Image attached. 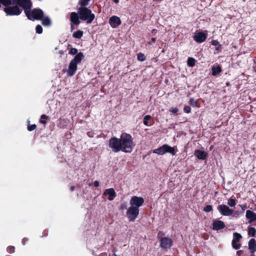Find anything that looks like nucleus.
Instances as JSON below:
<instances>
[{"instance_id":"f257e3e1","label":"nucleus","mask_w":256,"mask_h":256,"mask_svg":"<svg viewBox=\"0 0 256 256\" xmlns=\"http://www.w3.org/2000/svg\"><path fill=\"white\" fill-rule=\"evenodd\" d=\"M108 147L114 152L120 151L126 153H131L135 146L132 136L126 132H122L120 138H111L108 143Z\"/></svg>"},{"instance_id":"f03ea898","label":"nucleus","mask_w":256,"mask_h":256,"mask_svg":"<svg viewBox=\"0 0 256 256\" xmlns=\"http://www.w3.org/2000/svg\"><path fill=\"white\" fill-rule=\"evenodd\" d=\"M153 152L158 155H163L166 153L171 154L173 156L176 154L175 147H172L167 144H164L158 148L154 150Z\"/></svg>"},{"instance_id":"7ed1b4c3","label":"nucleus","mask_w":256,"mask_h":256,"mask_svg":"<svg viewBox=\"0 0 256 256\" xmlns=\"http://www.w3.org/2000/svg\"><path fill=\"white\" fill-rule=\"evenodd\" d=\"M90 0H80L79 4L80 6L78 8V14L80 16H94L91 13V10L85 6L88 4Z\"/></svg>"},{"instance_id":"20e7f679","label":"nucleus","mask_w":256,"mask_h":256,"mask_svg":"<svg viewBox=\"0 0 256 256\" xmlns=\"http://www.w3.org/2000/svg\"><path fill=\"white\" fill-rule=\"evenodd\" d=\"M17 4L24 10L26 16H30L32 3L30 0H18Z\"/></svg>"},{"instance_id":"39448f33","label":"nucleus","mask_w":256,"mask_h":256,"mask_svg":"<svg viewBox=\"0 0 256 256\" xmlns=\"http://www.w3.org/2000/svg\"><path fill=\"white\" fill-rule=\"evenodd\" d=\"M139 208L130 206L126 212V216L130 222H134L139 214Z\"/></svg>"},{"instance_id":"423d86ee","label":"nucleus","mask_w":256,"mask_h":256,"mask_svg":"<svg viewBox=\"0 0 256 256\" xmlns=\"http://www.w3.org/2000/svg\"><path fill=\"white\" fill-rule=\"evenodd\" d=\"M158 242H160V247L162 250H168L174 244L173 240L168 236L161 238Z\"/></svg>"},{"instance_id":"0eeeda50","label":"nucleus","mask_w":256,"mask_h":256,"mask_svg":"<svg viewBox=\"0 0 256 256\" xmlns=\"http://www.w3.org/2000/svg\"><path fill=\"white\" fill-rule=\"evenodd\" d=\"M144 202V200L142 197L133 196L131 198L130 204V206L139 208Z\"/></svg>"},{"instance_id":"6e6552de","label":"nucleus","mask_w":256,"mask_h":256,"mask_svg":"<svg viewBox=\"0 0 256 256\" xmlns=\"http://www.w3.org/2000/svg\"><path fill=\"white\" fill-rule=\"evenodd\" d=\"M217 209L220 213L224 216H231L234 212L233 209L230 208L228 206L224 204L218 205Z\"/></svg>"},{"instance_id":"1a4fd4ad","label":"nucleus","mask_w":256,"mask_h":256,"mask_svg":"<svg viewBox=\"0 0 256 256\" xmlns=\"http://www.w3.org/2000/svg\"><path fill=\"white\" fill-rule=\"evenodd\" d=\"M22 10L18 6H9L4 8V11L8 15H19Z\"/></svg>"},{"instance_id":"9d476101","label":"nucleus","mask_w":256,"mask_h":256,"mask_svg":"<svg viewBox=\"0 0 256 256\" xmlns=\"http://www.w3.org/2000/svg\"><path fill=\"white\" fill-rule=\"evenodd\" d=\"M28 20L32 21L40 20L44 26H48L51 25L52 22L49 17H28Z\"/></svg>"},{"instance_id":"9b49d317","label":"nucleus","mask_w":256,"mask_h":256,"mask_svg":"<svg viewBox=\"0 0 256 256\" xmlns=\"http://www.w3.org/2000/svg\"><path fill=\"white\" fill-rule=\"evenodd\" d=\"M212 229L214 230H220L226 227L224 223L218 219L215 220L213 221L212 224Z\"/></svg>"},{"instance_id":"f8f14e48","label":"nucleus","mask_w":256,"mask_h":256,"mask_svg":"<svg viewBox=\"0 0 256 256\" xmlns=\"http://www.w3.org/2000/svg\"><path fill=\"white\" fill-rule=\"evenodd\" d=\"M78 68V64L73 62L72 61H70L68 68L66 71V74L68 76H74Z\"/></svg>"},{"instance_id":"ddd939ff","label":"nucleus","mask_w":256,"mask_h":256,"mask_svg":"<svg viewBox=\"0 0 256 256\" xmlns=\"http://www.w3.org/2000/svg\"><path fill=\"white\" fill-rule=\"evenodd\" d=\"M194 40L198 43H202L206 38V34L203 32L196 33L193 36Z\"/></svg>"},{"instance_id":"4468645a","label":"nucleus","mask_w":256,"mask_h":256,"mask_svg":"<svg viewBox=\"0 0 256 256\" xmlns=\"http://www.w3.org/2000/svg\"><path fill=\"white\" fill-rule=\"evenodd\" d=\"M194 155L199 160H204L207 158L208 154L204 150H194Z\"/></svg>"},{"instance_id":"2eb2a0df","label":"nucleus","mask_w":256,"mask_h":256,"mask_svg":"<svg viewBox=\"0 0 256 256\" xmlns=\"http://www.w3.org/2000/svg\"><path fill=\"white\" fill-rule=\"evenodd\" d=\"M108 22L112 28L118 27L122 23L120 17H110Z\"/></svg>"},{"instance_id":"dca6fc26","label":"nucleus","mask_w":256,"mask_h":256,"mask_svg":"<svg viewBox=\"0 0 256 256\" xmlns=\"http://www.w3.org/2000/svg\"><path fill=\"white\" fill-rule=\"evenodd\" d=\"M246 218L248 220V223L251 224L256 220V214L252 210H247Z\"/></svg>"},{"instance_id":"f3484780","label":"nucleus","mask_w":256,"mask_h":256,"mask_svg":"<svg viewBox=\"0 0 256 256\" xmlns=\"http://www.w3.org/2000/svg\"><path fill=\"white\" fill-rule=\"evenodd\" d=\"M248 247L252 254L250 256H254V253L256 252V240L254 238H251L249 240Z\"/></svg>"},{"instance_id":"a211bd4d","label":"nucleus","mask_w":256,"mask_h":256,"mask_svg":"<svg viewBox=\"0 0 256 256\" xmlns=\"http://www.w3.org/2000/svg\"><path fill=\"white\" fill-rule=\"evenodd\" d=\"M104 195L108 196V200H112L116 196V193L112 188H110L105 190Z\"/></svg>"},{"instance_id":"6ab92c4d","label":"nucleus","mask_w":256,"mask_h":256,"mask_svg":"<svg viewBox=\"0 0 256 256\" xmlns=\"http://www.w3.org/2000/svg\"><path fill=\"white\" fill-rule=\"evenodd\" d=\"M143 122L146 126H152L154 124V120L150 115H146L144 116Z\"/></svg>"},{"instance_id":"aec40b11","label":"nucleus","mask_w":256,"mask_h":256,"mask_svg":"<svg viewBox=\"0 0 256 256\" xmlns=\"http://www.w3.org/2000/svg\"><path fill=\"white\" fill-rule=\"evenodd\" d=\"M84 57V54L82 52H80L75 56L72 61L78 64V63L80 62Z\"/></svg>"},{"instance_id":"412c9836","label":"nucleus","mask_w":256,"mask_h":256,"mask_svg":"<svg viewBox=\"0 0 256 256\" xmlns=\"http://www.w3.org/2000/svg\"><path fill=\"white\" fill-rule=\"evenodd\" d=\"M43 11L40 8H34L32 12V16H44Z\"/></svg>"},{"instance_id":"4be33fe9","label":"nucleus","mask_w":256,"mask_h":256,"mask_svg":"<svg viewBox=\"0 0 256 256\" xmlns=\"http://www.w3.org/2000/svg\"><path fill=\"white\" fill-rule=\"evenodd\" d=\"M212 75L216 76L222 72V68L220 66H213L212 68Z\"/></svg>"},{"instance_id":"5701e85b","label":"nucleus","mask_w":256,"mask_h":256,"mask_svg":"<svg viewBox=\"0 0 256 256\" xmlns=\"http://www.w3.org/2000/svg\"><path fill=\"white\" fill-rule=\"evenodd\" d=\"M248 235L252 237H256V230L254 227L248 228Z\"/></svg>"},{"instance_id":"b1692460","label":"nucleus","mask_w":256,"mask_h":256,"mask_svg":"<svg viewBox=\"0 0 256 256\" xmlns=\"http://www.w3.org/2000/svg\"><path fill=\"white\" fill-rule=\"evenodd\" d=\"M196 60L192 57H189L187 60V64L188 66L193 67L195 66Z\"/></svg>"},{"instance_id":"393cba45","label":"nucleus","mask_w":256,"mask_h":256,"mask_svg":"<svg viewBox=\"0 0 256 256\" xmlns=\"http://www.w3.org/2000/svg\"><path fill=\"white\" fill-rule=\"evenodd\" d=\"M242 238V236L241 234L238 232H236L233 234V240L232 241L238 242Z\"/></svg>"},{"instance_id":"a878e982","label":"nucleus","mask_w":256,"mask_h":256,"mask_svg":"<svg viewBox=\"0 0 256 256\" xmlns=\"http://www.w3.org/2000/svg\"><path fill=\"white\" fill-rule=\"evenodd\" d=\"M83 32L80 30L74 32L72 36L74 38L80 39L83 36Z\"/></svg>"},{"instance_id":"bb28decb","label":"nucleus","mask_w":256,"mask_h":256,"mask_svg":"<svg viewBox=\"0 0 256 256\" xmlns=\"http://www.w3.org/2000/svg\"><path fill=\"white\" fill-rule=\"evenodd\" d=\"M80 17H70L71 23L74 25H78L80 24Z\"/></svg>"},{"instance_id":"cd10ccee","label":"nucleus","mask_w":256,"mask_h":256,"mask_svg":"<svg viewBox=\"0 0 256 256\" xmlns=\"http://www.w3.org/2000/svg\"><path fill=\"white\" fill-rule=\"evenodd\" d=\"M137 58L138 60L140 62H144L146 60V56L144 54L140 52L137 55Z\"/></svg>"},{"instance_id":"c85d7f7f","label":"nucleus","mask_w":256,"mask_h":256,"mask_svg":"<svg viewBox=\"0 0 256 256\" xmlns=\"http://www.w3.org/2000/svg\"><path fill=\"white\" fill-rule=\"evenodd\" d=\"M228 204L231 207L234 206L236 204V200L232 198H230L228 200Z\"/></svg>"},{"instance_id":"c756f323","label":"nucleus","mask_w":256,"mask_h":256,"mask_svg":"<svg viewBox=\"0 0 256 256\" xmlns=\"http://www.w3.org/2000/svg\"><path fill=\"white\" fill-rule=\"evenodd\" d=\"M95 17H80V20H86L87 24L91 23Z\"/></svg>"},{"instance_id":"7c9ffc66","label":"nucleus","mask_w":256,"mask_h":256,"mask_svg":"<svg viewBox=\"0 0 256 256\" xmlns=\"http://www.w3.org/2000/svg\"><path fill=\"white\" fill-rule=\"evenodd\" d=\"M48 118L46 115L43 114L40 116V122L42 124H46V121L45 120L48 119Z\"/></svg>"},{"instance_id":"2f4dec72","label":"nucleus","mask_w":256,"mask_h":256,"mask_svg":"<svg viewBox=\"0 0 256 256\" xmlns=\"http://www.w3.org/2000/svg\"><path fill=\"white\" fill-rule=\"evenodd\" d=\"M166 234L163 231L160 230L158 232V235H157V238L158 241H159L161 238H166V236H165Z\"/></svg>"},{"instance_id":"473e14b6","label":"nucleus","mask_w":256,"mask_h":256,"mask_svg":"<svg viewBox=\"0 0 256 256\" xmlns=\"http://www.w3.org/2000/svg\"><path fill=\"white\" fill-rule=\"evenodd\" d=\"M232 248L235 250L240 249L242 246V244L238 242H234L232 241Z\"/></svg>"},{"instance_id":"72a5a7b5","label":"nucleus","mask_w":256,"mask_h":256,"mask_svg":"<svg viewBox=\"0 0 256 256\" xmlns=\"http://www.w3.org/2000/svg\"><path fill=\"white\" fill-rule=\"evenodd\" d=\"M36 32L38 34H42L43 31L42 26L40 24L37 25L36 28Z\"/></svg>"},{"instance_id":"f704fd0d","label":"nucleus","mask_w":256,"mask_h":256,"mask_svg":"<svg viewBox=\"0 0 256 256\" xmlns=\"http://www.w3.org/2000/svg\"><path fill=\"white\" fill-rule=\"evenodd\" d=\"M204 210L206 212H208L212 210V205H206L204 208Z\"/></svg>"},{"instance_id":"c9c22d12","label":"nucleus","mask_w":256,"mask_h":256,"mask_svg":"<svg viewBox=\"0 0 256 256\" xmlns=\"http://www.w3.org/2000/svg\"><path fill=\"white\" fill-rule=\"evenodd\" d=\"M36 128V125L35 124H33L32 125L28 124V128H27L28 130L30 132L34 130Z\"/></svg>"},{"instance_id":"e433bc0d","label":"nucleus","mask_w":256,"mask_h":256,"mask_svg":"<svg viewBox=\"0 0 256 256\" xmlns=\"http://www.w3.org/2000/svg\"><path fill=\"white\" fill-rule=\"evenodd\" d=\"M68 53L72 55L76 54H78V50L76 48H72Z\"/></svg>"},{"instance_id":"4c0bfd02","label":"nucleus","mask_w":256,"mask_h":256,"mask_svg":"<svg viewBox=\"0 0 256 256\" xmlns=\"http://www.w3.org/2000/svg\"><path fill=\"white\" fill-rule=\"evenodd\" d=\"M15 250V248L13 246H8L7 248V251L9 253H13L14 252Z\"/></svg>"},{"instance_id":"58836bf2","label":"nucleus","mask_w":256,"mask_h":256,"mask_svg":"<svg viewBox=\"0 0 256 256\" xmlns=\"http://www.w3.org/2000/svg\"><path fill=\"white\" fill-rule=\"evenodd\" d=\"M184 110L185 112L189 114L191 112V108L188 106H185L184 108Z\"/></svg>"},{"instance_id":"ea45409f","label":"nucleus","mask_w":256,"mask_h":256,"mask_svg":"<svg viewBox=\"0 0 256 256\" xmlns=\"http://www.w3.org/2000/svg\"><path fill=\"white\" fill-rule=\"evenodd\" d=\"M196 102L193 98H190L189 100V104L192 106H196Z\"/></svg>"},{"instance_id":"a19ab883","label":"nucleus","mask_w":256,"mask_h":256,"mask_svg":"<svg viewBox=\"0 0 256 256\" xmlns=\"http://www.w3.org/2000/svg\"><path fill=\"white\" fill-rule=\"evenodd\" d=\"M169 110L172 113L176 114L178 112V109L177 108H171Z\"/></svg>"},{"instance_id":"79ce46f5","label":"nucleus","mask_w":256,"mask_h":256,"mask_svg":"<svg viewBox=\"0 0 256 256\" xmlns=\"http://www.w3.org/2000/svg\"><path fill=\"white\" fill-rule=\"evenodd\" d=\"M240 206L242 208V212L243 213L246 209L247 206L246 204H240Z\"/></svg>"},{"instance_id":"37998d69","label":"nucleus","mask_w":256,"mask_h":256,"mask_svg":"<svg viewBox=\"0 0 256 256\" xmlns=\"http://www.w3.org/2000/svg\"><path fill=\"white\" fill-rule=\"evenodd\" d=\"M222 49V46L220 44H219L215 48V50L216 51L220 52Z\"/></svg>"},{"instance_id":"c03bdc74","label":"nucleus","mask_w":256,"mask_h":256,"mask_svg":"<svg viewBox=\"0 0 256 256\" xmlns=\"http://www.w3.org/2000/svg\"><path fill=\"white\" fill-rule=\"evenodd\" d=\"M120 209L121 210H124L127 209L126 204V203L121 204V205L120 206Z\"/></svg>"},{"instance_id":"a18cd8bd","label":"nucleus","mask_w":256,"mask_h":256,"mask_svg":"<svg viewBox=\"0 0 256 256\" xmlns=\"http://www.w3.org/2000/svg\"><path fill=\"white\" fill-rule=\"evenodd\" d=\"M211 44L213 46H217L219 44V42L217 40H212Z\"/></svg>"},{"instance_id":"49530a36","label":"nucleus","mask_w":256,"mask_h":256,"mask_svg":"<svg viewBox=\"0 0 256 256\" xmlns=\"http://www.w3.org/2000/svg\"><path fill=\"white\" fill-rule=\"evenodd\" d=\"M28 239L26 238H24L22 240V244L23 245H26V242H28Z\"/></svg>"},{"instance_id":"de8ad7c7","label":"nucleus","mask_w":256,"mask_h":256,"mask_svg":"<svg viewBox=\"0 0 256 256\" xmlns=\"http://www.w3.org/2000/svg\"><path fill=\"white\" fill-rule=\"evenodd\" d=\"M156 41V38H152L150 42H148V44H152V43L155 42Z\"/></svg>"},{"instance_id":"09e8293b","label":"nucleus","mask_w":256,"mask_h":256,"mask_svg":"<svg viewBox=\"0 0 256 256\" xmlns=\"http://www.w3.org/2000/svg\"><path fill=\"white\" fill-rule=\"evenodd\" d=\"M244 253L242 250H238L236 252V254L238 256H241Z\"/></svg>"},{"instance_id":"8fccbe9b","label":"nucleus","mask_w":256,"mask_h":256,"mask_svg":"<svg viewBox=\"0 0 256 256\" xmlns=\"http://www.w3.org/2000/svg\"><path fill=\"white\" fill-rule=\"evenodd\" d=\"M94 185L96 187H98L100 186V182L98 180H95L94 182Z\"/></svg>"},{"instance_id":"3c124183","label":"nucleus","mask_w":256,"mask_h":256,"mask_svg":"<svg viewBox=\"0 0 256 256\" xmlns=\"http://www.w3.org/2000/svg\"><path fill=\"white\" fill-rule=\"evenodd\" d=\"M158 30H157L156 29H153L152 30V34H153L154 35L156 34Z\"/></svg>"},{"instance_id":"603ef678","label":"nucleus","mask_w":256,"mask_h":256,"mask_svg":"<svg viewBox=\"0 0 256 256\" xmlns=\"http://www.w3.org/2000/svg\"><path fill=\"white\" fill-rule=\"evenodd\" d=\"M74 29H75V28L74 27V25L72 24L71 23V24H70V31L72 32Z\"/></svg>"},{"instance_id":"864d4df0","label":"nucleus","mask_w":256,"mask_h":256,"mask_svg":"<svg viewBox=\"0 0 256 256\" xmlns=\"http://www.w3.org/2000/svg\"><path fill=\"white\" fill-rule=\"evenodd\" d=\"M76 186H72L70 188V191L73 192Z\"/></svg>"},{"instance_id":"5fc2aeb1","label":"nucleus","mask_w":256,"mask_h":256,"mask_svg":"<svg viewBox=\"0 0 256 256\" xmlns=\"http://www.w3.org/2000/svg\"><path fill=\"white\" fill-rule=\"evenodd\" d=\"M44 233V234H43V236H46L48 235V230H44L43 232Z\"/></svg>"},{"instance_id":"6e6d98bb","label":"nucleus","mask_w":256,"mask_h":256,"mask_svg":"<svg viewBox=\"0 0 256 256\" xmlns=\"http://www.w3.org/2000/svg\"><path fill=\"white\" fill-rule=\"evenodd\" d=\"M70 16H78L77 13H76L75 12H72Z\"/></svg>"},{"instance_id":"4d7b16f0","label":"nucleus","mask_w":256,"mask_h":256,"mask_svg":"<svg viewBox=\"0 0 256 256\" xmlns=\"http://www.w3.org/2000/svg\"><path fill=\"white\" fill-rule=\"evenodd\" d=\"M99 256H108L106 252H103L100 254Z\"/></svg>"},{"instance_id":"13d9d810","label":"nucleus","mask_w":256,"mask_h":256,"mask_svg":"<svg viewBox=\"0 0 256 256\" xmlns=\"http://www.w3.org/2000/svg\"><path fill=\"white\" fill-rule=\"evenodd\" d=\"M242 212H238V211H236L234 213L236 215H239L240 214H242Z\"/></svg>"},{"instance_id":"bf43d9fd","label":"nucleus","mask_w":256,"mask_h":256,"mask_svg":"<svg viewBox=\"0 0 256 256\" xmlns=\"http://www.w3.org/2000/svg\"><path fill=\"white\" fill-rule=\"evenodd\" d=\"M254 71L256 72V62L255 63L254 65Z\"/></svg>"},{"instance_id":"052dcab7","label":"nucleus","mask_w":256,"mask_h":256,"mask_svg":"<svg viewBox=\"0 0 256 256\" xmlns=\"http://www.w3.org/2000/svg\"><path fill=\"white\" fill-rule=\"evenodd\" d=\"M114 2L116 4H118L119 2V0H113Z\"/></svg>"},{"instance_id":"680f3d73","label":"nucleus","mask_w":256,"mask_h":256,"mask_svg":"<svg viewBox=\"0 0 256 256\" xmlns=\"http://www.w3.org/2000/svg\"><path fill=\"white\" fill-rule=\"evenodd\" d=\"M60 121H64V122H66V120H65V119H62H62H61V118H60Z\"/></svg>"},{"instance_id":"e2e57ef3","label":"nucleus","mask_w":256,"mask_h":256,"mask_svg":"<svg viewBox=\"0 0 256 256\" xmlns=\"http://www.w3.org/2000/svg\"><path fill=\"white\" fill-rule=\"evenodd\" d=\"M116 254H114L112 256H111L110 254L109 255V256H116Z\"/></svg>"},{"instance_id":"0e129e2a","label":"nucleus","mask_w":256,"mask_h":256,"mask_svg":"<svg viewBox=\"0 0 256 256\" xmlns=\"http://www.w3.org/2000/svg\"><path fill=\"white\" fill-rule=\"evenodd\" d=\"M226 84V86H228V85H229V83H228V82H227V83Z\"/></svg>"}]
</instances>
